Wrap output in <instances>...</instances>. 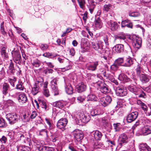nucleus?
<instances>
[{
  "label": "nucleus",
  "mask_w": 151,
  "mask_h": 151,
  "mask_svg": "<svg viewBox=\"0 0 151 151\" xmlns=\"http://www.w3.org/2000/svg\"><path fill=\"white\" fill-rule=\"evenodd\" d=\"M73 118L76 121L78 124H80L81 122L83 123H87L90 120L89 116L87 115L84 114L83 112L78 113L74 112L73 114Z\"/></svg>",
  "instance_id": "nucleus-1"
},
{
  "label": "nucleus",
  "mask_w": 151,
  "mask_h": 151,
  "mask_svg": "<svg viewBox=\"0 0 151 151\" xmlns=\"http://www.w3.org/2000/svg\"><path fill=\"white\" fill-rule=\"evenodd\" d=\"M135 70L137 75L138 77L143 74L144 71L147 72V71H149L144 61H142L140 64L139 63L137 64L136 66Z\"/></svg>",
  "instance_id": "nucleus-2"
},
{
  "label": "nucleus",
  "mask_w": 151,
  "mask_h": 151,
  "mask_svg": "<svg viewBox=\"0 0 151 151\" xmlns=\"http://www.w3.org/2000/svg\"><path fill=\"white\" fill-rule=\"evenodd\" d=\"M6 118L11 124H13L17 122L19 117L15 113L8 114L6 115Z\"/></svg>",
  "instance_id": "nucleus-3"
},
{
  "label": "nucleus",
  "mask_w": 151,
  "mask_h": 151,
  "mask_svg": "<svg viewBox=\"0 0 151 151\" xmlns=\"http://www.w3.org/2000/svg\"><path fill=\"white\" fill-rule=\"evenodd\" d=\"M88 79L92 80L95 82V85L96 86H97L98 87H101L105 84L101 81H97L96 79L98 78V76H96L95 75L93 74H88Z\"/></svg>",
  "instance_id": "nucleus-4"
},
{
  "label": "nucleus",
  "mask_w": 151,
  "mask_h": 151,
  "mask_svg": "<svg viewBox=\"0 0 151 151\" xmlns=\"http://www.w3.org/2000/svg\"><path fill=\"white\" fill-rule=\"evenodd\" d=\"M126 37L123 35H118L115 37V40L118 41L120 40V42L123 43L124 42V44L125 46L127 47V51H132L131 48L129 45L126 41Z\"/></svg>",
  "instance_id": "nucleus-5"
},
{
  "label": "nucleus",
  "mask_w": 151,
  "mask_h": 151,
  "mask_svg": "<svg viewBox=\"0 0 151 151\" xmlns=\"http://www.w3.org/2000/svg\"><path fill=\"white\" fill-rule=\"evenodd\" d=\"M133 41V45L135 48L139 49L141 47L142 40L140 38L135 35H133L132 37Z\"/></svg>",
  "instance_id": "nucleus-6"
},
{
  "label": "nucleus",
  "mask_w": 151,
  "mask_h": 151,
  "mask_svg": "<svg viewBox=\"0 0 151 151\" xmlns=\"http://www.w3.org/2000/svg\"><path fill=\"white\" fill-rule=\"evenodd\" d=\"M92 46L94 50L98 51L100 53H101V51L103 49V42L101 41H98L96 42H92Z\"/></svg>",
  "instance_id": "nucleus-7"
},
{
  "label": "nucleus",
  "mask_w": 151,
  "mask_h": 151,
  "mask_svg": "<svg viewBox=\"0 0 151 151\" xmlns=\"http://www.w3.org/2000/svg\"><path fill=\"white\" fill-rule=\"evenodd\" d=\"M72 134L78 141H80L83 138V135L82 132L81 130L76 129L72 132Z\"/></svg>",
  "instance_id": "nucleus-8"
},
{
  "label": "nucleus",
  "mask_w": 151,
  "mask_h": 151,
  "mask_svg": "<svg viewBox=\"0 0 151 151\" xmlns=\"http://www.w3.org/2000/svg\"><path fill=\"white\" fill-rule=\"evenodd\" d=\"M58 78H54L51 81V88L52 91L54 92V95L55 96L58 94V90L57 86V81Z\"/></svg>",
  "instance_id": "nucleus-9"
},
{
  "label": "nucleus",
  "mask_w": 151,
  "mask_h": 151,
  "mask_svg": "<svg viewBox=\"0 0 151 151\" xmlns=\"http://www.w3.org/2000/svg\"><path fill=\"white\" fill-rule=\"evenodd\" d=\"M116 95L120 96H123L127 94V90L124 88L122 87H118L116 90Z\"/></svg>",
  "instance_id": "nucleus-10"
},
{
  "label": "nucleus",
  "mask_w": 151,
  "mask_h": 151,
  "mask_svg": "<svg viewBox=\"0 0 151 151\" xmlns=\"http://www.w3.org/2000/svg\"><path fill=\"white\" fill-rule=\"evenodd\" d=\"M111 101L112 99L110 96H106L101 98L99 102L101 105L105 107L109 104Z\"/></svg>",
  "instance_id": "nucleus-11"
},
{
  "label": "nucleus",
  "mask_w": 151,
  "mask_h": 151,
  "mask_svg": "<svg viewBox=\"0 0 151 151\" xmlns=\"http://www.w3.org/2000/svg\"><path fill=\"white\" fill-rule=\"evenodd\" d=\"M68 123V120L65 118H62L58 120L57 122V127L63 131Z\"/></svg>",
  "instance_id": "nucleus-12"
},
{
  "label": "nucleus",
  "mask_w": 151,
  "mask_h": 151,
  "mask_svg": "<svg viewBox=\"0 0 151 151\" xmlns=\"http://www.w3.org/2000/svg\"><path fill=\"white\" fill-rule=\"evenodd\" d=\"M128 141V138L124 133L121 134L119 137L118 142L119 145L122 146L123 144L127 143Z\"/></svg>",
  "instance_id": "nucleus-13"
},
{
  "label": "nucleus",
  "mask_w": 151,
  "mask_h": 151,
  "mask_svg": "<svg viewBox=\"0 0 151 151\" xmlns=\"http://www.w3.org/2000/svg\"><path fill=\"white\" fill-rule=\"evenodd\" d=\"M12 54L14 61L16 63L20 64L21 56L19 52L17 51L13 50L12 52Z\"/></svg>",
  "instance_id": "nucleus-14"
},
{
  "label": "nucleus",
  "mask_w": 151,
  "mask_h": 151,
  "mask_svg": "<svg viewBox=\"0 0 151 151\" xmlns=\"http://www.w3.org/2000/svg\"><path fill=\"white\" fill-rule=\"evenodd\" d=\"M138 114V112L136 111L128 114L127 118V121L128 122L131 123L134 121L137 118Z\"/></svg>",
  "instance_id": "nucleus-15"
},
{
  "label": "nucleus",
  "mask_w": 151,
  "mask_h": 151,
  "mask_svg": "<svg viewBox=\"0 0 151 151\" xmlns=\"http://www.w3.org/2000/svg\"><path fill=\"white\" fill-rule=\"evenodd\" d=\"M10 61L11 62L9 63L7 71V74L9 76L14 75L15 72V70L14 67V64L11 60Z\"/></svg>",
  "instance_id": "nucleus-16"
},
{
  "label": "nucleus",
  "mask_w": 151,
  "mask_h": 151,
  "mask_svg": "<svg viewBox=\"0 0 151 151\" xmlns=\"http://www.w3.org/2000/svg\"><path fill=\"white\" fill-rule=\"evenodd\" d=\"M128 90L131 92L134 93L135 95H138L141 92V89L137 87L135 85L132 84L128 87Z\"/></svg>",
  "instance_id": "nucleus-17"
},
{
  "label": "nucleus",
  "mask_w": 151,
  "mask_h": 151,
  "mask_svg": "<svg viewBox=\"0 0 151 151\" xmlns=\"http://www.w3.org/2000/svg\"><path fill=\"white\" fill-rule=\"evenodd\" d=\"M134 59L129 56L124 58V63L123 66L125 67H130L134 62Z\"/></svg>",
  "instance_id": "nucleus-18"
},
{
  "label": "nucleus",
  "mask_w": 151,
  "mask_h": 151,
  "mask_svg": "<svg viewBox=\"0 0 151 151\" xmlns=\"http://www.w3.org/2000/svg\"><path fill=\"white\" fill-rule=\"evenodd\" d=\"M108 25L112 31L116 30L118 28L119 25L117 23L114 21L110 20L107 22Z\"/></svg>",
  "instance_id": "nucleus-19"
},
{
  "label": "nucleus",
  "mask_w": 151,
  "mask_h": 151,
  "mask_svg": "<svg viewBox=\"0 0 151 151\" xmlns=\"http://www.w3.org/2000/svg\"><path fill=\"white\" fill-rule=\"evenodd\" d=\"M118 79L123 83L130 81V79L124 73H121L119 76Z\"/></svg>",
  "instance_id": "nucleus-20"
},
{
  "label": "nucleus",
  "mask_w": 151,
  "mask_h": 151,
  "mask_svg": "<svg viewBox=\"0 0 151 151\" xmlns=\"http://www.w3.org/2000/svg\"><path fill=\"white\" fill-rule=\"evenodd\" d=\"M109 0H105L103 2V4L104 5L103 9L104 11L106 12H108L112 7L111 4L109 3Z\"/></svg>",
  "instance_id": "nucleus-21"
},
{
  "label": "nucleus",
  "mask_w": 151,
  "mask_h": 151,
  "mask_svg": "<svg viewBox=\"0 0 151 151\" xmlns=\"http://www.w3.org/2000/svg\"><path fill=\"white\" fill-rule=\"evenodd\" d=\"M132 23L130 21L128 20L123 21L121 22V26L123 28L127 27L132 28Z\"/></svg>",
  "instance_id": "nucleus-22"
},
{
  "label": "nucleus",
  "mask_w": 151,
  "mask_h": 151,
  "mask_svg": "<svg viewBox=\"0 0 151 151\" xmlns=\"http://www.w3.org/2000/svg\"><path fill=\"white\" fill-rule=\"evenodd\" d=\"M142 132L144 135H146L151 133V127L148 125L145 126L142 128Z\"/></svg>",
  "instance_id": "nucleus-23"
},
{
  "label": "nucleus",
  "mask_w": 151,
  "mask_h": 151,
  "mask_svg": "<svg viewBox=\"0 0 151 151\" xmlns=\"http://www.w3.org/2000/svg\"><path fill=\"white\" fill-rule=\"evenodd\" d=\"M9 90V86L6 83H4L3 86L2 93L4 95L8 94L9 95L12 94L11 92H10L8 93V91Z\"/></svg>",
  "instance_id": "nucleus-24"
},
{
  "label": "nucleus",
  "mask_w": 151,
  "mask_h": 151,
  "mask_svg": "<svg viewBox=\"0 0 151 151\" xmlns=\"http://www.w3.org/2000/svg\"><path fill=\"white\" fill-rule=\"evenodd\" d=\"M18 100L21 104L25 103L27 101V96L24 93H21L19 96Z\"/></svg>",
  "instance_id": "nucleus-25"
},
{
  "label": "nucleus",
  "mask_w": 151,
  "mask_h": 151,
  "mask_svg": "<svg viewBox=\"0 0 151 151\" xmlns=\"http://www.w3.org/2000/svg\"><path fill=\"white\" fill-rule=\"evenodd\" d=\"M88 4L87 6L89 8V10L91 13H92L94 9L95 8L96 4V2L94 1L93 0H88Z\"/></svg>",
  "instance_id": "nucleus-26"
},
{
  "label": "nucleus",
  "mask_w": 151,
  "mask_h": 151,
  "mask_svg": "<svg viewBox=\"0 0 151 151\" xmlns=\"http://www.w3.org/2000/svg\"><path fill=\"white\" fill-rule=\"evenodd\" d=\"M98 64V62H94L90 65H88L86 66V68L88 70L94 71L96 70Z\"/></svg>",
  "instance_id": "nucleus-27"
},
{
  "label": "nucleus",
  "mask_w": 151,
  "mask_h": 151,
  "mask_svg": "<svg viewBox=\"0 0 151 151\" xmlns=\"http://www.w3.org/2000/svg\"><path fill=\"white\" fill-rule=\"evenodd\" d=\"M86 88V85L83 83H79L76 86L77 89L79 92H81L85 91Z\"/></svg>",
  "instance_id": "nucleus-28"
},
{
  "label": "nucleus",
  "mask_w": 151,
  "mask_h": 151,
  "mask_svg": "<svg viewBox=\"0 0 151 151\" xmlns=\"http://www.w3.org/2000/svg\"><path fill=\"white\" fill-rule=\"evenodd\" d=\"M139 77L140 80L143 83H146L149 82L150 80L149 76L143 73Z\"/></svg>",
  "instance_id": "nucleus-29"
},
{
  "label": "nucleus",
  "mask_w": 151,
  "mask_h": 151,
  "mask_svg": "<svg viewBox=\"0 0 151 151\" xmlns=\"http://www.w3.org/2000/svg\"><path fill=\"white\" fill-rule=\"evenodd\" d=\"M124 45L117 44L115 45L113 48V50H115L117 53H120L124 49Z\"/></svg>",
  "instance_id": "nucleus-30"
},
{
  "label": "nucleus",
  "mask_w": 151,
  "mask_h": 151,
  "mask_svg": "<svg viewBox=\"0 0 151 151\" xmlns=\"http://www.w3.org/2000/svg\"><path fill=\"white\" fill-rule=\"evenodd\" d=\"M140 151H150V148L146 144H140L139 145Z\"/></svg>",
  "instance_id": "nucleus-31"
},
{
  "label": "nucleus",
  "mask_w": 151,
  "mask_h": 151,
  "mask_svg": "<svg viewBox=\"0 0 151 151\" xmlns=\"http://www.w3.org/2000/svg\"><path fill=\"white\" fill-rule=\"evenodd\" d=\"M93 135L95 139L100 140L102 137V133L98 130H96L93 132Z\"/></svg>",
  "instance_id": "nucleus-32"
},
{
  "label": "nucleus",
  "mask_w": 151,
  "mask_h": 151,
  "mask_svg": "<svg viewBox=\"0 0 151 151\" xmlns=\"http://www.w3.org/2000/svg\"><path fill=\"white\" fill-rule=\"evenodd\" d=\"M65 90L66 93L69 95L72 94L73 93V88L70 84L66 85L65 86Z\"/></svg>",
  "instance_id": "nucleus-33"
},
{
  "label": "nucleus",
  "mask_w": 151,
  "mask_h": 151,
  "mask_svg": "<svg viewBox=\"0 0 151 151\" xmlns=\"http://www.w3.org/2000/svg\"><path fill=\"white\" fill-rule=\"evenodd\" d=\"M39 151H53V148L47 147L45 146H42L39 147Z\"/></svg>",
  "instance_id": "nucleus-34"
},
{
  "label": "nucleus",
  "mask_w": 151,
  "mask_h": 151,
  "mask_svg": "<svg viewBox=\"0 0 151 151\" xmlns=\"http://www.w3.org/2000/svg\"><path fill=\"white\" fill-rule=\"evenodd\" d=\"M95 25L97 29L101 28L102 25V23L101 21L99 18H97L96 19Z\"/></svg>",
  "instance_id": "nucleus-35"
},
{
  "label": "nucleus",
  "mask_w": 151,
  "mask_h": 151,
  "mask_svg": "<svg viewBox=\"0 0 151 151\" xmlns=\"http://www.w3.org/2000/svg\"><path fill=\"white\" fill-rule=\"evenodd\" d=\"M17 151H30V148L26 146H20L17 148Z\"/></svg>",
  "instance_id": "nucleus-36"
},
{
  "label": "nucleus",
  "mask_w": 151,
  "mask_h": 151,
  "mask_svg": "<svg viewBox=\"0 0 151 151\" xmlns=\"http://www.w3.org/2000/svg\"><path fill=\"white\" fill-rule=\"evenodd\" d=\"M101 93L105 94H106L110 92V90L108 87L107 86L106 84H105L101 87Z\"/></svg>",
  "instance_id": "nucleus-37"
},
{
  "label": "nucleus",
  "mask_w": 151,
  "mask_h": 151,
  "mask_svg": "<svg viewBox=\"0 0 151 151\" xmlns=\"http://www.w3.org/2000/svg\"><path fill=\"white\" fill-rule=\"evenodd\" d=\"M137 103L138 105H140L141 106L142 109L145 111L146 112L148 109L146 105L141 101L140 100H137Z\"/></svg>",
  "instance_id": "nucleus-38"
},
{
  "label": "nucleus",
  "mask_w": 151,
  "mask_h": 151,
  "mask_svg": "<svg viewBox=\"0 0 151 151\" xmlns=\"http://www.w3.org/2000/svg\"><path fill=\"white\" fill-rule=\"evenodd\" d=\"M88 101H97L98 100V98L93 93H91L88 96Z\"/></svg>",
  "instance_id": "nucleus-39"
},
{
  "label": "nucleus",
  "mask_w": 151,
  "mask_h": 151,
  "mask_svg": "<svg viewBox=\"0 0 151 151\" xmlns=\"http://www.w3.org/2000/svg\"><path fill=\"white\" fill-rule=\"evenodd\" d=\"M39 103L40 104L42 107L45 110H48V107L47 106L46 102L43 100L38 99Z\"/></svg>",
  "instance_id": "nucleus-40"
},
{
  "label": "nucleus",
  "mask_w": 151,
  "mask_h": 151,
  "mask_svg": "<svg viewBox=\"0 0 151 151\" xmlns=\"http://www.w3.org/2000/svg\"><path fill=\"white\" fill-rule=\"evenodd\" d=\"M80 7L83 9L85 8L86 2L85 0H77Z\"/></svg>",
  "instance_id": "nucleus-41"
},
{
  "label": "nucleus",
  "mask_w": 151,
  "mask_h": 151,
  "mask_svg": "<svg viewBox=\"0 0 151 151\" xmlns=\"http://www.w3.org/2000/svg\"><path fill=\"white\" fill-rule=\"evenodd\" d=\"M115 62L119 66L121 65L122 63H123V64L124 63V58H119L115 60Z\"/></svg>",
  "instance_id": "nucleus-42"
},
{
  "label": "nucleus",
  "mask_w": 151,
  "mask_h": 151,
  "mask_svg": "<svg viewBox=\"0 0 151 151\" xmlns=\"http://www.w3.org/2000/svg\"><path fill=\"white\" fill-rule=\"evenodd\" d=\"M100 114V111L98 109H93L91 112V114L93 116L98 115Z\"/></svg>",
  "instance_id": "nucleus-43"
},
{
  "label": "nucleus",
  "mask_w": 151,
  "mask_h": 151,
  "mask_svg": "<svg viewBox=\"0 0 151 151\" xmlns=\"http://www.w3.org/2000/svg\"><path fill=\"white\" fill-rule=\"evenodd\" d=\"M42 125L44 127V128L42 129L39 130L37 132V133L38 134L41 136L47 134V130L46 129V127L45 125Z\"/></svg>",
  "instance_id": "nucleus-44"
},
{
  "label": "nucleus",
  "mask_w": 151,
  "mask_h": 151,
  "mask_svg": "<svg viewBox=\"0 0 151 151\" xmlns=\"http://www.w3.org/2000/svg\"><path fill=\"white\" fill-rule=\"evenodd\" d=\"M39 88L38 87L34 85L32 88V94L34 95H36L39 91Z\"/></svg>",
  "instance_id": "nucleus-45"
},
{
  "label": "nucleus",
  "mask_w": 151,
  "mask_h": 151,
  "mask_svg": "<svg viewBox=\"0 0 151 151\" xmlns=\"http://www.w3.org/2000/svg\"><path fill=\"white\" fill-rule=\"evenodd\" d=\"M53 105L55 107L60 109H61L63 106V104L60 101H57L54 103Z\"/></svg>",
  "instance_id": "nucleus-46"
},
{
  "label": "nucleus",
  "mask_w": 151,
  "mask_h": 151,
  "mask_svg": "<svg viewBox=\"0 0 151 151\" xmlns=\"http://www.w3.org/2000/svg\"><path fill=\"white\" fill-rule=\"evenodd\" d=\"M68 148L71 151H84L81 148L77 147V148L76 149L74 148L72 144L69 145Z\"/></svg>",
  "instance_id": "nucleus-47"
},
{
  "label": "nucleus",
  "mask_w": 151,
  "mask_h": 151,
  "mask_svg": "<svg viewBox=\"0 0 151 151\" xmlns=\"http://www.w3.org/2000/svg\"><path fill=\"white\" fill-rule=\"evenodd\" d=\"M6 49L5 47H2L1 49V53L2 56L4 58H8V56L7 53L6 52Z\"/></svg>",
  "instance_id": "nucleus-48"
},
{
  "label": "nucleus",
  "mask_w": 151,
  "mask_h": 151,
  "mask_svg": "<svg viewBox=\"0 0 151 151\" xmlns=\"http://www.w3.org/2000/svg\"><path fill=\"white\" fill-rule=\"evenodd\" d=\"M7 125L5 120L3 118H0V128H4L6 127Z\"/></svg>",
  "instance_id": "nucleus-49"
},
{
  "label": "nucleus",
  "mask_w": 151,
  "mask_h": 151,
  "mask_svg": "<svg viewBox=\"0 0 151 151\" xmlns=\"http://www.w3.org/2000/svg\"><path fill=\"white\" fill-rule=\"evenodd\" d=\"M129 16L133 17H139L140 16V14L138 12H133L129 13Z\"/></svg>",
  "instance_id": "nucleus-50"
},
{
  "label": "nucleus",
  "mask_w": 151,
  "mask_h": 151,
  "mask_svg": "<svg viewBox=\"0 0 151 151\" xmlns=\"http://www.w3.org/2000/svg\"><path fill=\"white\" fill-rule=\"evenodd\" d=\"M4 104L6 106H12L14 104V102L11 100H8L4 102Z\"/></svg>",
  "instance_id": "nucleus-51"
},
{
  "label": "nucleus",
  "mask_w": 151,
  "mask_h": 151,
  "mask_svg": "<svg viewBox=\"0 0 151 151\" xmlns=\"http://www.w3.org/2000/svg\"><path fill=\"white\" fill-rule=\"evenodd\" d=\"M40 79V83H35V85H36L37 87H38L39 88L42 86L43 84V79L41 77H39Z\"/></svg>",
  "instance_id": "nucleus-52"
},
{
  "label": "nucleus",
  "mask_w": 151,
  "mask_h": 151,
  "mask_svg": "<svg viewBox=\"0 0 151 151\" xmlns=\"http://www.w3.org/2000/svg\"><path fill=\"white\" fill-rule=\"evenodd\" d=\"M103 40L104 41L106 47H107L109 45L108 37L107 35L103 37Z\"/></svg>",
  "instance_id": "nucleus-53"
},
{
  "label": "nucleus",
  "mask_w": 151,
  "mask_h": 151,
  "mask_svg": "<svg viewBox=\"0 0 151 151\" xmlns=\"http://www.w3.org/2000/svg\"><path fill=\"white\" fill-rule=\"evenodd\" d=\"M32 63L33 66L36 67H39L40 64V62L38 60H36L33 61Z\"/></svg>",
  "instance_id": "nucleus-54"
},
{
  "label": "nucleus",
  "mask_w": 151,
  "mask_h": 151,
  "mask_svg": "<svg viewBox=\"0 0 151 151\" xmlns=\"http://www.w3.org/2000/svg\"><path fill=\"white\" fill-rule=\"evenodd\" d=\"M119 67V66L114 62V63L111 66L110 68L111 70L116 71L118 69Z\"/></svg>",
  "instance_id": "nucleus-55"
},
{
  "label": "nucleus",
  "mask_w": 151,
  "mask_h": 151,
  "mask_svg": "<svg viewBox=\"0 0 151 151\" xmlns=\"http://www.w3.org/2000/svg\"><path fill=\"white\" fill-rule=\"evenodd\" d=\"M98 71L99 74H102L104 76H105L106 74V70L104 68H100L98 70Z\"/></svg>",
  "instance_id": "nucleus-56"
},
{
  "label": "nucleus",
  "mask_w": 151,
  "mask_h": 151,
  "mask_svg": "<svg viewBox=\"0 0 151 151\" xmlns=\"http://www.w3.org/2000/svg\"><path fill=\"white\" fill-rule=\"evenodd\" d=\"M113 126L114 127L115 132H118L119 131L121 128L120 127L119 124H113Z\"/></svg>",
  "instance_id": "nucleus-57"
},
{
  "label": "nucleus",
  "mask_w": 151,
  "mask_h": 151,
  "mask_svg": "<svg viewBox=\"0 0 151 151\" xmlns=\"http://www.w3.org/2000/svg\"><path fill=\"white\" fill-rule=\"evenodd\" d=\"M106 78H108L109 80H111V81H114V78L113 76H112L110 74H106L104 76Z\"/></svg>",
  "instance_id": "nucleus-58"
},
{
  "label": "nucleus",
  "mask_w": 151,
  "mask_h": 151,
  "mask_svg": "<svg viewBox=\"0 0 151 151\" xmlns=\"http://www.w3.org/2000/svg\"><path fill=\"white\" fill-rule=\"evenodd\" d=\"M102 123L105 127H106L107 126L108 124V121L106 118L105 117H104L102 119Z\"/></svg>",
  "instance_id": "nucleus-59"
},
{
  "label": "nucleus",
  "mask_w": 151,
  "mask_h": 151,
  "mask_svg": "<svg viewBox=\"0 0 151 151\" xmlns=\"http://www.w3.org/2000/svg\"><path fill=\"white\" fill-rule=\"evenodd\" d=\"M81 48L82 49V51L83 52L87 51L89 49V47L88 45H85L83 47L82 46Z\"/></svg>",
  "instance_id": "nucleus-60"
},
{
  "label": "nucleus",
  "mask_w": 151,
  "mask_h": 151,
  "mask_svg": "<svg viewBox=\"0 0 151 151\" xmlns=\"http://www.w3.org/2000/svg\"><path fill=\"white\" fill-rule=\"evenodd\" d=\"M9 82L13 86H14V83L16 81V79L15 78H14L13 79L9 78L8 79Z\"/></svg>",
  "instance_id": "nucleus-61"
},
{
  "label": "nucleus",
  "mask_w": 151,
  "mask_h": 151,
  "mask_svg": "<svg viewBox=\"0 0 151 151\" xmlns=\"http://www.w3.org/2000/svg\"><path fill=\"white\" fill-rule=\"evenodd\" d=\"M0 141L3 143L5 144L7 141L6 137L4 136H3L1 138H0Z\"/></svg>",
  "instance_id": "nucleus-62"
},
{
  "label": "nucleus",
  "mask_w": 151,
  "mask_h": 151,
  "mask_svg": "<svg viewBox=\"0 0 151 151\" xmlns=\"http://www.w3.org/2000/svg\"><path fill=\"white\" fill-rule=\"evenodd\" d=\"M43 94L46 97H48L50 95L49 90L48 89H43Z\"/></svg>",
  "instance_id": "nucleus-63"
},
{
  "label": "nucleus",
  "mask_w": 151,
  "mask_h": 151,
  "mask_svg": "<svg viewBox=\"0 0 151 151\" xmlns=\"http://www.w3.org/2000/svg\"><path fill=\"white\" fill-rule=\"evenodd\" d=\"M40 46L42 50H46L48 47V45L46 44H41Z\"/></svg>",
  "instance_id": "nucleus-64"
}]
</instances>
